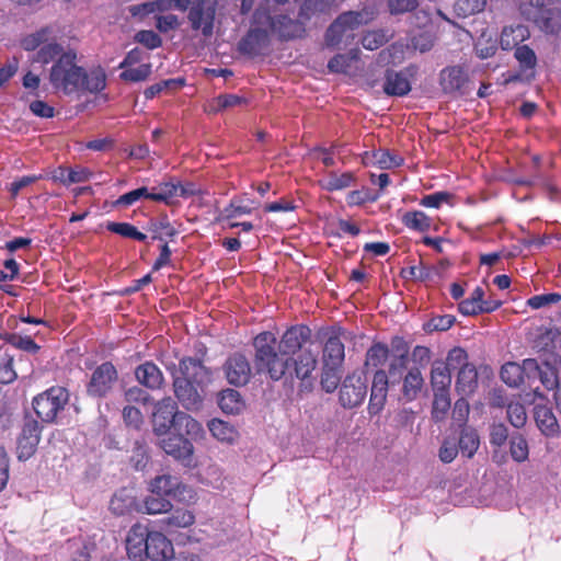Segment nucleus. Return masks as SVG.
Here are the masks:
<instances>
[{"label":"nucleus","mask_w":561,"mask_h":561,"mask_svg":"<svg viewBox=\"0 0 561 561\" xmlns=\"http://www.w3.org/2000/svg\"><path fill=\"white\" fill-rule=\"evenodd\" d=\"M401 396L405 402H411L417 398L424 386V378L420 367H411L401 379Z\"/></svg>","instance_id":"nucleus-25"},{"label":"nucleus","mask_w":561,"mask_h":561,"mask_svg":"<svg viewBox=\"0 0 561 561\" xmlns=\"http://www.w3.org/2000/svg\"><path fill=\"white\" fill-rule=\"evenodd\" d=\"M218 404L228 414H238L243 408L240 393L233 389L224 390L220 393Z\"/></svg>","instance_id":"nucleus-36"},{"label":"nucleus","mask_w":561,"mask_h":561,"mask_svg":"<svg viewBox=\"0 0 561 561\" xmlns=\"http://www.w3.org/2000/svg\"><path fill=\"white\" fill-rule=\"evenodd\" d=\"M160 447L165 454L172 456L174 459L182 461L185 465H191L193 456V445L181 434L163 435L159 440Z\"/></svg>","instance_id":"nucleus-13"},{"label":"nucleus","mask_w":561,"mask_h":561,"mask_svg":"<svg viewBox=\"0 0 561 561\" xmlns=\"http://www.w3.org/2000/svg\"><path fill=\"white\" fill-rule=\"evenodd\" d=\"M530 32L524 24L505 26L501 33L500 45L504 50L516 49L522 43L529 38Z\"/></svg>","instance_id":"nucleus-26"},{"label":"nucleus","mask_w":561,"mask_h":561,"mask_svg":"<svg viewBox=\"0 0 561 561\" xmlns=\"http://www.w3.org/2000/svg\"><path fill=\"white\" fill-rule=\"evenodd\" d=\"M535 421L540 432L546 436H554L559 432L558 421L551 409L545 405L535 408Z\"/></svg>","instance_id":"nucleus-27"},{"label":"nucleus","mask_w":561,"mask_h":561,"mask_svg":"<svg viewBox=\"0 0 561 561\" xmlns=\"http://www.w3.org/2000/svg\"><path fill=\"white\" fill-rule=\"evenodd\" d=\"M85 79V70L77 65V54L69 49L56 60L49 73L51 85L66 94L81 89Z\"/></svg>","instance_id":"nucleus-3"},{"label":"nucleus","mask_w":561,"mask_h":561,"mask_svg":"<svg viewBox=\"0 0 561 561\" xmlns=\"http://www.w3.org/2000/svg\"><path fill=\"white\" fill-rule=\"evenodd\" d=\"M561 300V294L550 293L536 295L527 300V305L533 309H540L550 305H556Z\"/></svg>","instance_id":"nucleus-62"},{"label":"nucleus","mask_w":561,"mask_h":561,"mask_svg":"<svg viewBox=\"0 0 561 561\" xmlns=\"http://www.w3.org/2000/svg\"><path fill=\"white\" fill-rule=\"evenodd\" d=\"M389 357V348L381 343L371 345L366 353V366L380 367Z\"/></svg>","instance_id":"nucleus-47"},{"label":"nucleus","mask_w":561,"mask_h":561,"mask_svg":"<svg viewBox=\"0 0 561 561\" xmlns=\"http://www.w3.org/2000/svg\"><path fill=\"white\" fill-rule=\"evenodd\" d=\"M16 378L13 369V357L7 350L0 347V382L10 383Z\"/></svg>","instance_id":"nucleus-50"},{"label":"nucleus","mask_w":561,"mask_h":561,"mask_svg":"<svg viewBox=\"0 0 561 561\" xmlns=\"http://www.w3.org/2000/svg\"><path fill=\"white\" fill-rule=\"evenodd\" d=\"M151 73V65L142 64L136 68H125L121 78L125 81L139 82L146 80Z\"/></svg>","instance_id":"nucleus-59"},{"label":"nucleus","mask_w":561,"mask_h":561,"mask_svg":"<svg viewBox=\"0 0 561 561\" xmlns=\"http://www.w3.org/2000/svg\"><path fill=\"white\" fill-rule=\"evenodd\" d=\"M149 231L153 233L152 239L154 240H163L165 237L171 238L176 233V230L167 217L150 221Z\"/></svg>","instance_id":"nucleus-49"},{"label":"nucleus","mask_w":561,"mask_h":561,"mask_svg":"<svg viewBox=\"0 0 561 561\" xmlns=\"http://www.w3.org/2000/svg\"><path fill=\"white\" fill-rule=\"evenodd\" d=\"M478 387V373L474 365L461 367L456 380V389L463 396L472 394Z\"/></svg>","instance_id":"nucleus-29"},{"label":"nucleus","mask_w":561,"mask_h":561,"mask_svg":"<svg viewBox=\"0 0 561 561\" xmlns=\"http://www.w3.org/2000/svg\"><path fill=\"white\" fill-rule=\"evenodd\" d=\"M161 522L169 530L174 528H186L194 524L195 516L188 510L178 508Z\"/></svg>","instance_id":"nucleus-34"},{"label":"nucleus","mask_w":561,"mask_h":561,"mask_svg":"<svg viewBox=\"0 0 561 561\" xmlns=\"http://www.w3.org/2000/svg\"><path fill=\"white\" fill-rule=\"evenodd\" d=\"M179 488V479L171 474L158 476L150 482V492L164 497L176 496Z\"/></svg>","instance_id":"nucleus-30"},{"label":"nucleus","mask_w":561,"mask_h":561,"mask_svg":"<svg viewBox=\"0 0 561 561\" xmlns=\"http://www.w3.org/2000/svg\"><path fill=\"white\" fill-rule=\"evenodd\" d=\"M353 182L354 175L351 172H344L341 174L330 172L320 181V184L322 188L333 192L350 187Z\"/></svg>","instance_id":"nucleus-33"},{"label":"nucleus","mask_w":561,"mask_h":561,"mask_svg":"<svg viewBox=\"0 0 561 561\" xmlns=\"http://www.w3.org/2000/svg\"><path fill=\"white\" fill-rule=\"evenodd\" d=\"M69 401V392L64 387H51L33 400V408L43 422H54Z\"/></svg>","instance_id":"nucleus-5"},{"label":"nucleus","mask_w":561,"mask_h":561,"mask_svg":"<svg viewBox=\"0 0 561 561\" xmlns=\"http://www.w3.org/2000/svg\"><path fill=\"white\" fill-rule=\"evenodd\" d=\"M135 42L144 45L148 49H156L162 45V38L151 30H142L135 34Z\"/></svg>","instance_id":"nucleus-60"},{"label":"nucleus","mask_w":561,"mask_h":561,"mask_svg":"<svg viewBox=\"0 0 561 561\" xmlns=\"http://www.w3.org/2000/svg\"><path fill=\"white\" fill-rule=\"evenodd\" d=\"M182 428H185L186 434L191 436H198L203 432L201 423L184 412L179 413L178 424H175V431Z\"/></svg>","instance_id":"nucleus-57"},{"label":"nucleus","mask_w":561,"mask_h":561,"mask_svg":"<svg viewBox=\"0 0 561 561\" xmlns=\"http://www.w3.org/2000/svg\"><path fill=\"white\" fill-rule=\"evenodd\" d=\"M8 342L15 346L16 348L32 354H35L39 350V345H37L30 336L10 334L8 337Z\"/></svg>","instance_id":"nucleus-64"},{"label":"nucleus","mask_w":561,"mask_h":561,"mask_svg":"<svg viewBox=\"0 0 561 561\" xmlns=\"http://www.w3.org/2000/svg\"><path fill=\"white\" fill-rule=\"evenodd\" d=\"M310 334L306 325L291 327L279 341L268 331L257 334L253 340L256 370L266 373L273 380L282 379L289 370L290 356L302 348L310 340Z\"/></svg>","instance_id":"nucleus-1"},{"label":"nucleus","mask_w":561,"mask_h":561,"mask_svg":"<svg viewBox=\"0 0 561 561\" xmlns=\"http://www.w3.org/2000/svg\"><path fill=\"white\" fill-rule=\"evenodd\" d=\"M224 371L228 382L237 387L247 385L252 376L249 359L240 353H236L227 358Z\"/></svg>","instance_id":"nucleus-12"},{"label":"nucleus","mask_w":561,"mask_h":561,"mask_svg":"<svg viewBox=\"0 0 561 561\" xmlns=\"http://www.w3.org/2000/svg\"><path fill=\"white\" fill-rule=\"evenodd\" d=\"M402 224L410 230L426 232L432 227V219L421 210L407 211L401 218Z\"/></svg>","instance_id":"nucleus-32"},{"label":"nucleus","mask_w":561,"mask_h":561,"mask_svg":"<svg viewBox=\"0 0 561 561\" xmlns=\"http://www.w3.org/2000/svg\"><path fill=\"white\" fill-rule=\"evenodd\" d=\"M486 0H457L455 11L459 16H469L484 10Z\"/></svg>","instance_id":"nucleus-54"},{"label":"nucleus","mask_w":561,"mask_h":561,"mask_svg":"<svg viewBox=\"0 0 561 561\" xmlns=\"http://www.w3.org/2000/svg\"><path fill=\"white\" fill-rule=\"evenodd\" d=\"M510 453L512 458L517 462H524L528 459V443L523 435L516 434L512 436L510 442Z\"/></svg>","instance_id":"nucleus-48"},{"label":"nucleus","mask_w":561,"mask_h":561,"mask_svg":"<svg viewBox=\"0 0 561 561\" xmlns=\"http://www.w3.org/2000/svg\"><path fill=\"white\" fill-rule=\"evenodd\" d=\"M270 46V35L267 30L262 27L251 28L247 35L239 42V50L249 56H259Z\"/></svg>","instance_id":"nucleus-18"},{"label":"nucleus","mask_w":561,"mask_h":561,"mask_svg":"<svg viewBox=\"0 0 561 561\" xmlns=\"http://www.w3.org/2000/svg\"><path fill=\"white\" fill-rule=\"evenodd\" d=\"M64 53H66L64 50V47L56 41H47L36 51L34 60L41 64H49L54 61L56 58H59L60 55H62Z\"/></svg>","instance_id":"nucleus-42"},{"label":"nucleus","mask_w":561,"mask_h":561,"mask_svg":"<svg viewBox=\"0 0 561 561\" xmlns=\"http://www.w3.org/2000/svg\"><path fill=\"white\" fill-rule=\"evenodd\" d=\"M411 90V84L405 75L397 71H387L383 91L388 95L403 96Z\"/></svg>","instance_id":"nucleus-28"},{"label":"nucleus","mask_w":561,"mask_h":561,"mask_svg":"<svg viewBox=\"0 0 561 561\" xmlns=\"http://www.w3.org/2000/svg\"><path fill=\"white\" fill-rule=\"evenodd\" d=\"M106 229L113 233L119 234L124 238L134 239L140 242L147 240V236L140 232L134 225L129 222H115L110 221L106 225Z\"/></svg>","instance_id":"nucleus-41"},{"label":"nucleus","mask_w":561,"mask_h":561,"mask_svg":"<svg viewBox=\"0 0 561 561\" xmlns=\"http://www.w3.org/2000/svg\"><path fill=\"white\" fill-rule=\"evenodd\" d=\"M317 367V356L309 350H304L300 354L289 362L290 376L295 375L300 380H307L311 377Z\"/></svg>","instance_id":"nucleus-23"},{"label":"nucleus","mask_w":561,"mask_h":561,"mask_svg":"<svg viewBox=\"0 0 561 561\" xmlns=\"http://www.w3.org/2000/svg\"><path fill=\"white\" fill-rule=\"evenodd\" d=\"M367 394L366 379L359 374L345 377L339 392V400L343 408L353 409L363 403Z\"/></svg>","instance_id":"nucleus-8"},{"label":"nucleus","mask_w":561,"mask_h":561,"mask_svg":"<svg viewBox=\"0 0 561 561\" xmlns=\"http://www.w3.org/2000/svg\"><path fill=\"white\" fill-rule=\"evenodd\" d=\"M526 377L528 379H539L542 386L552 390L558 387V375L556 368L547 362L538 363L537 359H525Z\"/></svg>","instance_id":"nucleus-16"},{"label":"nucleus","mask_w":561,"mask_h":561,"mask_svg":"<svg viewBox=\"0 0 561 561\" xmlns=\"http://www.w3.org/2000/svg\"><path fill=\"white\" fill-rule=\"evenodd\" d=\"M179 413L181 411L178 410L176 402L172 398L168 397L159 401L152 414L154 434L163 436L169 434L171 428L175 430Z\"/></svg>","instance_id":"nucleus-9"},{"label":"nucleus","mask_w":561,"mask_h":561,"mask_svg":"<svg viewBox=\"0 0 561 561\" xmlns=\"http://www.w3.org/2000/svg\"><path fill=\"white\" fill-rule=\"evenodd\" d=\"M440 85L447 94H466L468 92L469 76L461 66L446 67L440 71Z\"/></svg>","instance_id":"nucleus-14"},{"label":"nucleus","mask_w":561,"mask_h":561,"mask_svg":"<svg viewBox=\"0 0 561 561\" xmlns=\"http://www.w3.org/2000/svg\"><path fill=\"white\" fill-rule=\"evenodd\" d=\"M135 377L138 382L148 389H160L164 378L160 368L152 362H146L135 369Z\"/></svg>","instance_id":"nucleus-24"},{"label":"nucleus","mask_w":561,"mask_h":561,"mask_svg":"<svg viewBox=\"0 0 561 561\" xmlns=\"http://www.w3.org/2000/svg\"><path fill=\"white\" fill-rule=\"evenodd\" d=\"M148 527L142 524H135L126 538V550L129 558H141L147 552V542L150 537Z\"/></svg>","instance_id":"nucleus-20"},{"label":"nucleus","mask_w":561,"mask_h":561,"mask_svg":"<svg viewBox=\"0 0 561 561\" xmlns=\"http://www.w3.org/2000/svg\"><path fill=\"white\" fill-rule=\"evenodd\" d=\"M193 194L192 187H185L180 182H162L152 188L151 201L170 204L174 197H187Z\"/></svg>","instance_id":"nucleus-22"},{"label":"nucleus","mask_w":561,"mask_h":561,"mask_svg":"<svg viewBox=\"0 0 561 561\" xmlns=\"http://www.w3.org/2000/svg\"><path fill=\"white\" fill-rule=\"evenodd\" d=\"M253 19L259 24L265 22L270 26L271 32L283 41L297 37L302 31L299 22L283 14L271 16L266 11L256 10Z\"/></svg>","instance_id":"nucleus-7"},{"label":"nucleus","mask_w":561,"mask_h":561,"mask_svg":"<svg viewBox=\"0 0 561 561\" xmlns=\"http://www.w3.org/2000/svg\"><path fill=\"white\" fill-rule=\"evenodd\" d=\"M389 386L386 370L378 369L374 374L370 398L367 407L369 415H377L383 410Z\"/></svg>","instance_id":"nucleus-15"},{"label":"nucleus","mask_w":561,"mask_h":561,"mask_svg":"<svg viewBox=\"0 0 561 561\" xmlns=\"http://www.w3.org/2000/svg\"><path fill=\"white\" fill-rule=\"evenodd\" d=\"M450 409L449 391H434L432 416L436 422L445 419Z\"/></svg>","instance_id":"nucleus-46"},{"label":"nucleus","mask_w":561,"mask_h":561,"mask_svg":"<svg viewBox=\"0 0 561 561\" xmlns=\"http://www.w3.org/2000/svg\"><path fill=\"white\" fill-rule=\"evenodd\" d=\"M245 104V100L236 94H220L209 105V113H218L220 111L232 108Z\"/></svg>","instance_id":"nucleus-45"},{"label":"nucleus","mask_w":561,"mask_h":561,"mask_svg":"<svg viewBox=\"0 0 561 561\" xmlns=\"http://www.w3.org/2000/svg\"><path fill=\"white\" fill-rule=\"evenodd\" d=\"M501 379L510 387H518L526 376L525 360L523 365L516 363H506L501 368Z\"/></svg>","instance_id":"nucleus-38"},{"label":"nucleus","mask_w":561,"mask_h":561,"mask_svg":"<svg viewBox=\"0 0 561 561\" xmlns=\"http://www.w3.org/2000/svg\"><path fill=\"white\" fill-rule=\"evenodd\" d=\"M187 19L193 30H201L205 36H210L214 28L215 7L206 0L191 2Z\"/></svg>","instance_id":"nucleus-10"},{"label":"nucleus","mask_w":561,"mask_h":561,"mask_svg":"<svg viewBox=\"0 0 561 561\" xmlns=\"http://www.w3.org/2000/svg\"><path fill=\"white\" fill-rule=\"evenodd\" d=\"M366 159H370L373 164L383 170L398 168L403 163V159L400 156L391 153L386 149L375 150L371 156L366 157Z\"/></svg>","instance_id":"nucleus-37"},{"label":"nucleus","mask_w":561,"mask_h":561,"mask_svg":"<svg viewBox=\"0 0 561 561\" xmlns=\"http://www.w3.org/2000/svg\"><path fill=\"white\" fill-rule=\"evenodd\" d=\"M208 428L214 437L221 442H231L234 437L233 428L226 422L214 419L208 423Z\"/></svg>","instance_id":"nucleus-52"},{"label":"nucleus","mask_w":561,"mask_h":561,"mask_svg":"<svg viewBox=\"0 0 561 561\" xmlns=\"http://www.w3.org/2000/svg\"><path fill=\"white\" fill-rule=\"evenodd\" d=\"M392 346L396 347L399 354L390 358L386 374L388 376L389 385L393 386L399 383L404 377V371L407 370L408 366V348L401 339L393 341Z\"/></svg>","instance_id":"nucleus-21"},{"label":"nucleus","mask_w":561,"mask_h":561,"mask_svg":"<svg viewBox=\"0 0 561 561\" xmlns=\"http://www.w3.org/2000/svg\"><path fill=\"white\" fill-rule=\"evenodd\" d=\"M130 462L137 470H142L149 462L148 447L140 442H135L133 454L130 456Z\"/></svg>","instance_id":"nucleus-58"},{"label":"nucleus","mask_w":561,"mask_h":561,"mask_svg":"<svg viewBox=\"0 0 561 561\" xmlns=\"http://www.w3.org/2000/svg\"><path fill=\"white\" fill-rule=\"evenodd\" d=\"M144 505L148 514L165 513L171 508V503L167 497L154 493L146 497Z\"/></svg>","instance_id":"nucleus-53"},{"label":"nucleus","mask_w":561,"mask_h":561,"mask_svg":"<svg viewBox=\"0 0 561 561\" xmlns=\"http://www.w3.org/2000/svg\"><path fill=\"white\" fill-rule=\"evenodd\" d=\"M51 33L53 30L49 26H45L27 34L21 39V47L26 51L38 50L43 44L50 39Z\"/></svg>","instance_id":"nucleus-35"},{"label":"nucleus","mask_w":561,"mask_h":561,"mask_svg":"<svg viewBox=\"0 0 561 561\" xmlns=\"http://www.w3.org/2000/svg\"><path fill=\"white\" fill-rule=\"evenodd\" d=\"M174 374L175 365H167ZM179 374L173 375L174 394L182 407L188 411H198L203 405L204 388L210 381V371L201 360L186 357L181 359Z\"/></svg>","instance_id":"nucleus-2"},{"label":"nucleus","mask_w":561,"mask_h":561,"mask_svg":"<svg viewBox=\"0 0 561 561\" xmlns=\"http://www.w3.org/2000/svg\"><path fill=\"white\" fill-rule=\"evenodd\" d=\"M449 370L461 369V367L469 366L467 352L459 346L451 348L444 362Z\"/></svg>","instance_id":"nucleus-55"},{"label":"nucleus","mask_w":561,"mask_h":561,"mask_svg":"<svg viewBox=\"0 0 561 561\" xmlns=\"http://www.w3.org/2000/svg\"><path fill=\"white\" fill-rule=\"evenodd\" d=\"M117 380V371L112 363H103L96 367L88 383L87 391L92 397L106 396Z\"/></svg>","instance_id":"nucleus-11"},{"label":"nucleus","mask_w":561,"mask_h":561,"mask_svg":"<svg viewBox=\"0 0 561 561\" xmlns=\"http://www.w3.org/2000/svg\"><path fill=\"white\" fill-rule=\"evenodd\" d=\"M479 436L472 428H463L459 438V449L462 455L471 458L479 447Z\"/></svg>","instance_id":"nucleus-44"},{"label":"nucleus","mask_w":561,"mask_h":561,"mask_svg":"<svg viewBox=\"0 0 561 561\" xmlns=\"http://www.w3.org/2000/svg\"><path fill=\"white\" fill-rule=\"evenodd\" d=\"M344 339L346 331L340 328L330 332L323 347V364L341 366L345 357Z\"/></svg>","instance_id":"nucleus-17"},{"label":"nucleus","mask_w":561,"mask_h":561,"mask_svg":"<svg viewBox=\"0 0 561 561\" xmlns=\"http://www.w3.org/2000/svg\"><path fill=\"white\" fill-rule=\"evenodd\" d=\"M173 4H171L170 0H153L145 3L131 5L129 8V12L133 16L144 18L148 14L156 12H165L171 9Z\"/></svg>","instance_id":"nucleus-39"},{"label":"nucleus","mask_w":561,"mask_h":561,"mask_svg":"<svg viewBox=\"0 0 561 561\" xmlns=\"http://www.w3.org/2000/svg\"><path fill=\"white\" fill-rule=\"evenodd\" d=\"M367 12L348 11L340 14L325 32V44L329 47L348 45L354 39V31L368 23Z\"/></svg>","instance_id":"nucleus-4"},{"label":"nucleus","mask_w":561,"mask_h":561,"mask_svg":"<svg viewBox=\"0 0 561 561\" xmlns=\"http://www.w3.org/2000/svg\"><path fill=\"white\" fill-rule=\"evenodd\" d=\"M536 10L535 24L546 34L558 35L561 32L560 0H530Z\"/></svg>","instance_id":"nucleus-6"},{"label":"nucleus","mask_w":561,"mask_h":561,"mask_svg":"<svg viewBox=\"0 0 561 561\" xmlns=\"http://www.w3.org/2000/svg\"><path fill=\"white\" fill-rule=\"evenodd\" d=\"M174 554L172 542L160 531H151L146 557L152 561H168Z\"/></svg>","instance_id":"nucleus-19"},{"label":"nucleus","mask_w":561,"mask_h":561,"mask_svg":"<svg viewBox=\"0 0 561 561\" xmlns=\"http://www.w3.org/2000/svg\"><path fill=\"white\" fill-rule=\"evenodd\" d=\"M455 321L456 318L451 314L435 316L424 325V329L427 332L447 331L454 325Z\"/></svg>","instance_id":"nucleus-61"},{"label":"nucleus","mask_w":561,"mask_h":561,"mask_svg":"<svg viewBox=\"0 0 561 561\" xmlns=\"http://www.w3.org/2000/svg\"><path fill=\"white\" fill-rule=\"evenodd\" d=\"M388 41V36L383 31H371L366 33L362 38L364 48L375 50L381 47Z\"/></svg>","instance_id":"nucleus-63"},{"label":"nucleus","mask_w":561,"mask_h":561,"mask_svg":"<svg viewBox=\"0 0 561 561\" xmlns=\"http://www.w3.org/2000/svg\"><path fill=\"white\" fill-rule=\"evenodd\" d=\"M514 57L519 64L522 70H533L537 65V56L535 51L527 45L517 46Z\"/></svg>","instance_id":"nucleus-51"},{"label":"nucleus","mask_w":561,"mask_h":561,"mask_svg":"<svg viewBox=\"0 0 561 561\" xmlns=\"http://www.w3.org/2000/svg\"><path fill=\"white\" fill-rule=\"evenodd\" d=\"M507 420L516 427L522 428L527 421L525 407L519 402H511L507 404Z\"/></svg>","instance_id":"nucleus-56"},{"label":"nucleus","mask_w":561,"mask_h":561,"mask_svg":"<svg viewBox=\"0 0 561 561\" xmlns=\"http://www.w3.org/2000/svg\"><path fill=\"white\" fill-rule=\"evenodd\" d=\"M340 380V366L323 364L320 381L322 389L328 393H332L337 388Z\"/></svg>","instance_id":"nucleus-43"},{"label":"nucleus","mask_w":561,"mask_h":561,"mask_svg":"<svg viewBox=\"0 0 561 561\" xmlns=\"http://www.w3.org/2000/svg\"><path fill=\"white\" fill-rule=\"evenodd\" d=\"M359 49H352L347 54H339L334 56L328 64L331 72L344 73L354 61L358 59Z\"/></svg>","instance_id":"nucleus-40"},{"label":"nucleus","mask_w":561,"mask_h":561,"mask_svg":"<svg viewBox=\"0 0 561 561\" xmlns=\"http://www.w3.org/2000/svg\"><path fill=\"white\" fill-rule=\"evenodd\" d=\"M451 375L444 360H435L431 369V385L433 391H449Z\"/></svg>","instance_id":"nucleus-31"}]
</instances>
